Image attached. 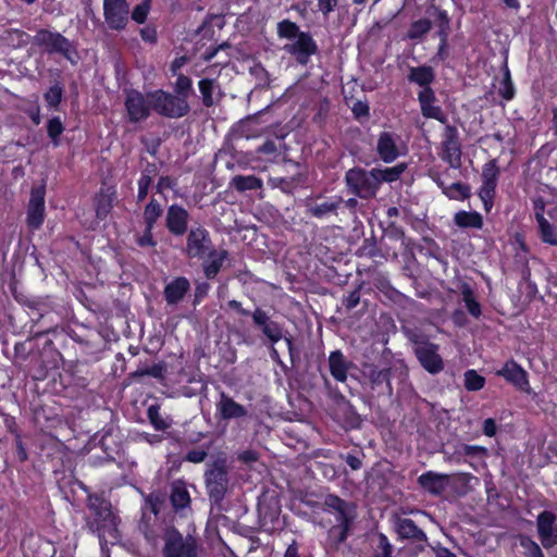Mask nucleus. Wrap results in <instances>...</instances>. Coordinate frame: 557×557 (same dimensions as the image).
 Instances as JSON below:
<instances>
[{
  "instance_id": "nucleus-30",
  "label": "nucleus",
  "mask_w": 557,
  "mask_h": 557,
  "mask_svg": "<svg viewBox=\"0 0 557 557\" xmlns=\"http://www.w3.org/2000/svg\"><path fill=\"white\" fill-rule=\"evenodd\" d=\"M376 152L383 162H394L400 154L396 145L395 134L382 132L377 138Z\"/></svg>"
},
{
  "instance_id": "nucleus-22",
  "label": "nucleus",
  "mask_w": 557,
  "mask_h": 557,
  "mask_svg": "<svg viewBox=\"0 0 557 557\" xmlns=\"http://www.w3.org/2000/svg\"><path fill=\"white\" fill-rule=\"evenodd\" d=\"M418 101L420 104V110L422 115L425 119H433L438 121L442 124L447 123V116L443 112L442 108L440 106H436V96L433 88L424 87L421 88L418 92Z\"/></svg>"
},
{
  "instance_id": "nucleus-52",
  "label": "nucleus",
  "mask_w": 557,
  "mask_h": 557,
  "mask_svg": "<svg viewBox=\"0 0 557 557\" xmlns=\"http://www.w3.org/2000/svg\"><path fill=\"white\" fill-rule=\"evenodd\" d=\"M199 91L201 94L202 104L210 108L214 104L213 91L215 88V79L202 78L198 82Z\"/></svg>"
},
{
  "instance_id": "nucleus-39",
  "label": "nucleus",
  "mask_w": 557,
  "mask_h": 557,
  "mask_svg": "<svg viewBox=\"0 0 557 557\" xmlns=\"http://www.w3.org/2000/svg\"><path fill=\"white\" fill-rule=\"evenodd\" d=\"M38 338L33 335L23 342H17L14 345V364L21 369L22 366L26 364V361L37 348Z\"/></svg>"
},
{
  "instance_id": "nucleus-2",
  "label": "nucleus",
  "mask_w": 557,
  "mask_h": 557,
  "mask_svg": "<svg viewBox=\"0 0 557 557\" xmlns=\"http://www.w3.org/2000/svg\"><path fill=\"white\" fill-rule=\"evenodd\" d=\"M276 34L281 39H295L294 42L286 44L284 50L293 55L300 65H307L311 57L319 51L312 35L309 32L300 30L298 24L288 18L277 23Z\"/></svg>"
},
{
  "instance_id": "nucleus-64",
  "label": "nucleus",
  "mask_w": 557,
  "mask_h": 557,
  "mask_svg": "<svg viewBox=\"0 0 557 557\" xmlns=\"http://www.w3.org/2000/svg\"><path fill=\"white\" fill-rule=\"evenodd\" d=\"M351 112L354 114V117L358 121H361L362 119H369L370 107L366 101L357 100L356 102H354Z\"/></svg>"
},
{
  "instance_id": "nucleus-47",
  "label": "nucleus",
  "mask_w": 557,
  "mask_h": 557,
  "mask_svg": "<svg viewBox=\"0 0 557 557\" xmlns=\"http://www.w3.org/2000/svg\"><path fill=\"white\" fill-rule=\"evenodd\" d=\"M161 406L157 403L151 404L147 408V418L149 423L156 431H165L172 425V420L170 418H164L161 416Z\"/></svg>"
},
{
  "instance_id": "nucleus-11",
  "label": "nucleus",
  "mask_w": 557,
  "mask_h": 557,
  "mask_svg": "<svg viewBox=\"0 0 557 557\" xmlns=\"http://www.w3.org/2000/svg\"><path fill=\"white\" fill-rule=\"evenodd\" d=\"M438 156L451 169L458 170L461 168L462 145L459 132L455 125L446 124L442 135Z\"/></svg>"
},
{
  "instance_id": "nucleus-37",
  "label": "nucleus",
  "mask_w": 557,
  "mask_h": 557,
  "mask_svg": "<svg viewBox=\"0 0 557 557\" xmlns=\"http://www.w3.org/2000/svg\"><path fill=\"white\" fill-rule=\"evenodd\" d=\"M454 223L460 228L481 230L484 225L481 213L466 210H459L454 214Z\"/></svg>"
},
{
  "instance_id": "nucleus-44",
  "label": "nucleus",
  "mask_w": 557,
  "mask_h": 557,
  "mask_svg": "<svg viewBox=\"0 0 557 557\" xmlns=\"http://www.w3.org/2000/svg\"><path fill=\"white\" fill-rule=\"evenodd\" d=\"M433 27L431 20L422 17L410 23L406 38L410 40H422Z\"/></svg>"
},
{
  "instance_id": "nucleus-49",
  "label": "nucleus",
  "mask_w": 557,
  "mask_h": 557,
  "mask_svg": "<svg viewBox=\"0 0 557 557\" xmlns=\"http://www.w3.org/2000/svg\"><path fill=\"white\" fill-rule=\"evenodd\" d=\"M406 163H398L395 166L385 168V169H374L375 175L379 181V186L381 187L382 183H393L400 178L401 174L406 171Z\"/></svg>"
},
{
  "instance_id": "nucleus-7",
  "label": "nucleus",
  "mask_w": 557,
  "mask_h": 557,
  "mask_svg": "<svg viewBox=\"0 0 557 557\" xmlns=\"http://www.w3.org/2000/svg\"><path fill=\"white\" fill-rule=\"evenodd\" d=\"M344 181L350 194L364 200L374 198L380 189L374 169L354 166L346 171Z\"/></svg>"
},
{
  "instance_id": "nucleus-8",
  "label": "nucleus",
  "mask_w": 557,
  "mask_h": 557,
  "mask_svg": "<svg viewBox=\"0 0 557 557\" xmlns=\"http://www.w3.org/2000/svg\"><path fill=\"white\" fill-rule=\"evenodd\" d=\"M152 111L163 117L180 119L190 111L188 101L163 89L148 91Z\"/></svg>"
},
{
  "instance_id": "nucleus-46",
  "label": "nucleus",
  "mask_w": 557,
  "mask_h": 557,
  "mask_svg": "<svg viewBox=\"0 0 557 557\" xmlns=\"http://www.w3.org/2000/svg\"><path fill=\"white\" fill-rule=\"evenodd\" d=\"M7 46L13 49H21L28 45L30 35L18 28H9L2 36Z\"/></svg>"
},
{
  "instance_id": "nucleus-41",
  "label": "nucleus",
  "mask_w": 557,
  "mask_h": 557,
  "mask_svg": "<svg viewBox=\"0 0 557 557\" xmlns=\"http://www.w3.org/2000/svg\"><path fill=\"white\" fill-rule=\"evenodd\" d=\"M41 355V364L47 369V372L52 369H58L60 363L63 361V355L57 348L50 346L47 343H42L41 349H39Z\"/></svg>"
},
{
  "instance_id": "nucleus-21",
  "label": "nucleus",
  "mask_w": 557,
  "mask_h": 557,
  "mask_svg": "<svg viewBox=\"0 0 557 557\" xmlns=\"http://www.w3.org/2000/svg\"><path fill=\"white\" fill-rule=\"evenodd\" d=\"M189 212L181 205L173 203L165 211L164 226L169 234L182 237L189 232Z\"/></svg>"
},
{
  "instance_id": "nucleus-40",
  "label": "nucleus",
  "mask_w": 557,
  "mask_h": 557,
  "mask_svg": "<svg viewBox=\"0 0 557 557\" xmlns=\"http://www.w3.org/2000/svg\"><path fill=\"white\" fill-rule=\"evenodd\" d=\"M64 86L60 79H55L53 84L44 92L42 97L49 110L59 111L63 99Z\"/></svg>"
},
{
  "instance_id": "nucleus-36",
  "label": "nucleus",
  "mask_w": 557,
  "mask_h": 557,
  "mask_svg": "<svg viewBox=\"0 0 557 557\" xmlns=\"http://www.w3.org/2000/svg\"><path fill=\"white\" fill-rule=\"evenodd\" d=\"M407 79L420 88L430 87L435 81V72L430 65L411 66Z\"/></svg>"
},
{
  "instance_id": "nucleus-43",
  "label": "nucleus",
  "mask_w": 557,
  "mask_h": 557,
  "mask_svg": "<svg viewBox=\"0 0 557 557\" xmlns=\"http://www.w3.org/2000/svg\"><path fill=\"white\" fill-rule=\"evenodd\" d=\"M37 317L32 318V326H30V334L40 339L46 336V334H37L36 331L40 329H45V325H49V323H52L53 326H59V317L52 312V311H46L45 313H36Z\"/></svg>"
},
{
  "instance_id": "nucleus-32",
  "label": "nucleus",
  "mask_w": 557,
  "mask_h": 557,
  "mask_svg": "<svg viewBox=\"0 0 557 557\" xmlns=\"http://www.w3.org/2000/svg\"><path fill=\"white\" fill-rule=\"evenodd\" d=\"M37 334H46L45 343L50 346L57 348L62 352V350L66 349L67 344L70 342L69 333L63 326H53L52 323L49 325H45V329H40L36 331Z\"/></svg>"
},
{
  "instance_id": "nucleus-15",
  "label": "nucleus",
  "mask_w": 557,
  "mask_h": 557,
  "mask_svg": "<svg viewBox=\"0 0 557 557\" xmlns=\"http://www.w3.org/2000/svg\"><path fill=\"white\" fill-rule=\"evenodd\" d=\"M46 185L34 186L30 189L26 208V225L30 231L39 230L46 219Z\"/></svg>"
},
{
  "instance_id": "nucleus-59",
  "label": "nucleus",
  "mask_w": 557,
  "mask_h": 557,
  "mask_svg": "<svg viewBox=\"0 0 557 557\" xmlns=\"http://www.w3.org/2000/svg\"><path fill=\"white\" fill-rule=\"evenodd\" d=\"M191 79L188 76L180 74L175 82V91L177 96L187 100L188 94L191 89Z\"/></svg>"
},
{
  "instance_id": "nucleus-38",
  "label": "nucleus",
  "mask_w": 557,
  "mask_h": 557,
  "mask_svg": "<svg viewBox=\"0 0 557 557\" xmlns=\"http://www.w3.org/2000/svg\"><path fill=\"white\" fill-rule=\"evenodd\" d=\"M41 355L37 347L30 355L26 364L22 366L21 369L35 381H42L47 377V369L41 364Z\"/></svg>"
},
{
  "instance_id": "nucleus-61",
  "label": "nucleus",
  "mask_w": 557,
  "mask_h": 557,
  "mask_svg": "<svg viewBox=\"0 0 557 557\" xmlns=\"http://www.w3.org/2000/svg\"><path fill=\"white\" fill-rule=\"evenodd\" d=\"M521 546L525 548L527 557H544L543 552L537 543L530 537H523L520 542Z\"/></svg>"
},
{
  "instance_id": "nucleus-20",
  "label": "nucleus",
  "mask_w": 557,
  "mask_h": 557,
  "mask_svg": "<svg viewBox=\"0 0 557 557\" xmlns=\"http://www.w3.org/2000/svg\"><path fill=\"white\" fill-rule=\"evenodd\" d=\"M215 416L220 421L243 420L248 417V408L221 391L215 403Z\"/></svg>"
},
{
  "instance_id": "nucleus-18",
  "label": "nucleus",
  "mask_w": 557,
  "mask_h": 557,
  "mask_svg": "<svg viewBox=\"0 0 557 557\" xmlns=\"http://www.w3.org/2000/svg\"><path fill=\"white\" fill-rule=\"evenodd\" d=\"M103 16L111 30L125 29L129 20L127 0H103Z\"/></svg>"
},
{
  "instance_id": "nucleus-53",
  "label": "nucleus",
  "mask_w": 557,
  "mask_h": 557,
  "mask_svg": "<svg viewBox=\"0 0 557 557\" xmlns=\"http://www.w3.org/2000/svg\"><path fill=\"white\" fill-rule=\"evenodd\" d=\"M485 377L479 374L475 370H467L465 372V388L468 392L481 391L485 385Z\"/></svg>"
},
{
  "instance_id": "nucleus-62",
  "label": "nucleus",
  "mask_w": 557,
  "mask_h": 557,
  "mask_svg": "<svg viewBox=\"0 0 557 557\" xmlns=\"http://www.w3.org/2000/svg\"><path fill=\"white\" fill-rule=\"evenodd\" d=\"M360 302V286L356 287L354 290L349 292L348 295L344 296L342 300V306L347 310L351 311L356 308Z\"/></svg>"
},
{
  "instance_id": "nucleus-55",
  "label": "nucleus",
  "mask_w": 557,
  "mask_h": 557,
  "mask_svg": "<svg viewBox=\"0 0 557 557\" xmlns=\"http://www.w3.org/2000/svg\"><path fill=\"white\" fill-rule=\"evenodd\" d=\"M498 94L502 96L503 99L509 101L515 98L516 95V88L511 79L510 71L505 66L503 79L498 89Z\"/></svg>"
},
{
  "instance_id": "nucleus-9",
  "label": "nucleus",
  "mask_w": 557,
  "mask_h": 557,
  "mask_svg": "<svg viewBox=\"0 0 557 557\" xmlns=\"http://www.w3.org/2000/svg\"><path fill=\"white\" fill-rule=\"evenodd\" d=\"M409 338L420 366L432 375L441 373L444 370V360L438 354V345L430 342L425 335L413 334Z\"/></svg>"
},
{
  "instance_id": "nucleus-51",
  "label": "nucleus",
  "mask_w": 557,
  "mask_h": 557,
  "mask_svg": "<svg viewBox=\"0 0 557 557\" xmlns=\"http://www.w3.org/2000/svg\"><path fill=\"white\" fill-rule=\"evenodd\" d=\"M65 127L60 116H52L47 121L46 131L54 147L60 145V136L63 134Z\"/></svg>"
},
{
  "instance_id": "nucleus-56",
  "label": "nucleus",
  "mask_w": 557,
  "mask_h": 557,
  "mask_svg": "<svg viewBox=\"0 0 557 557\" xmlns=\"http://www.w3.org/2000/svg\"><path fill=\"white\" fill-rule=\"evenodd\" d=\"M296 171L288 177L293 181L294 186L297 188L307 187L309 184V173L307 166L300 163L294 164Z\"/></svg>"
},
{
  "instance_id": "nucleus-24",
  "label": "nucleus",
  "mask_w": 557,
  "mask_h": 557,
  "mask_svg": "<svg viewBox=\"0 0 557 557\" xmlns=\"http://www.w3.org/2000/svg\"><path fill=\"white\" fill-rule=\"evenodd\" d=\"M55 406L42 404L33 409V420L37 428L44 432H48L59 426L62 418Z\"/></svg>"
},
{
  "instance_id": "nucleus-42",
  "label": "nucleus",
  "mask_w": 557,
  "mask_h": 557,
  "mask_svg": "<svg viewBox=\"0 0 557 557\" xmlns=\"http://www.w3.org/2000/svg\"><path fill=\"white\" fill-rule=\"evenodd\" d=\"M539 238L549 246H557V228L545 216L535 219Z\"/></svg>"
},
{
  "instance_id": "nucleus-29",
  "label": "nucleus",
  "mask_w": 557,
  "mask_h": 557,
  "mask_svg": "<svg viewBox=\"0 0 557 557\" xmlns=\"http://www.w3.org/2000/svg\"><path fill=\"white\" fill-rule=\"evenodd\" d=\"M555 190L554 187L545 183H539L535 186L533 195L530 196L534 219L545 216V209L549 203L548 197H554Z\"/></svg>"
},
{
  "instance_id": "nucleus-48",
  "label": "nucleus",
  "mask_w": 557,
  "mask_h": 557,
  "mask_svg": "<svg viewBox=\"0 0 557 557\" xmlns=\"http://www.w3.org/2000/svg\"><path fill=\"white\" fill-rule=\"evenodd\" d=\"M394 545L391 543L386 534L379 532L375 534L372 544L371 557H394Z\"/></svg>"
},
{
  "instance_id": "nucleus-17",
  "label": "nucleus",
  "mask_w": 557,
  "mask_h": 557,
  "mask_svg": "<svg viewBox=\"0 0 557 557\" xmlns=\"http://www.w3.org/2000/svg\"><path fill=\"white\" fill-rule=\"evenodd\" d=\"M124 106L128 122L134 124L146 121L152 111L148 92L144 95L137 89H129L126 92Z\"/></svg>"
},
{
  "instance_id": "nucleus-31",
  "label": "nucleus",
  "mask_w": 557,
  "mask_h": 557,
  "mask_svg": "<svg viewBox=\"0 0 557 557\" xmlns=\"http://www.w3.org/2000/svg\"><path fill=\"white\" fill-rule=\"evenodd\" d=\"M190 289V283L185 276L173 278L164 287V299L168 305L178 304Z\"/></svg>"
},
{
  "instance_id": "nucleus-16",
  "label": "nucleus",
  "mask_w": 557,
  "mask_h": 557,
  "mask_svg": "<svg viewBox=\"0 0 557 557\" xmlns=\"http://www.w3.org/2000/svg\"><path fill=\"white\" fill-rule=\"evenodd\" d=\"M206 488L212 505L220 506L228 488V472L223 466H214L205 474Z\"/></svg>"
},
{
  "instance_id": "nucleus-34",
  "label": "nucleus",
  "mask_w": 557,
  "mask_h": 557,
  "mask_svg": "<svg viewBox=\"0 0 557 557\" xmlns=\"http://www.w3.org/2000/svg\"><path fill=\"white\" fill-rule=\"evenodd\" d=\"M115 197V190L113 187L100 188L95 195L94 206L96 216L99 220H104L113 208V200Z\"/></svg>"
},
{
  "instance_id": "nucleus-50",
  "label": "nucleus",
  "mask_w": 557,
  "mask_h": 557,
  "mask_svg": "<svg viewBox=\"0 0 557 557\" xmlns=\"http://www.w3.org/2000/svg\"><path fill=\"white\" fill-rule=\"evenodd\" d=\"M461 296L469 314L475 319H479L482 315V308L480 302L476 300L473 289L470 287V285H462Z\"/></svg>"
},
{
  "instance_id": "nucleus-63",
  "label": "nucleus",
  "mask_w": 557,
  "mask_h": 557,
  "mask_svg": "<svg viewBox=\"0 0 557 557\" xmlns=\"http://www.w3.org/2000/svg\"><path fill=\"white\" fill-rule=\"evenodd\" d=\"M460 454L465 455V456H470V457H486L488 451H487V448L484 447V446H479V445H469V444H463L461 446V449L459 451Z\"/></svg>"
},
{
  "instance_id": "nucleus-45",
  "label": "nucleus",
  "mask_w": 557,
  "mask_h": 557,
  "mask_svg": "<svg viewBox=\"0 0 557 557\" xmlns=\"http://www.w3.org/2000/svg\"><path fill=\"white\" fill-rule=\"evenodd\" d=\"M237 191L257 190L262 188V180L256 175H235L230 184Z\"/></svg>"
},
{
  "instance_id": "nucleus-25",
  "label": "nucleus",
  "mask_w": 557,
  "mask_h": 557,
  "mask_svg": "<svg viewBox=\"0 0 557 557\" xmlns=\"http://www.w3.org/2000/svg\"><path fill=\"white\" fill-rule=\"evenodd\" d=\"M449 480V474L429 470L420 474L417 482L425 493L437 497L446 491Z\"/></svg>"
},
{
  "instance_id": "nucleus-28",
  "label": "nucleus",
  "mask_w": 557,
  "mask_h": 557,
  "mask_svg": "<svg viewBox=\"0 0 557 557\" xmlns=\"http://www.w3.org/2000/svg\"><path fill=\"white\" fill-rule=\"evenodd\" d=\"M395 532L400 540H408L412 543L428 542L425 532L410 518L398 517L395 520Z\"/></svg>"
},
{
  "instance_id": "nucleus-4",
  "label": "nucleus",
  "mask_w": 557,
  "mask_h": 557,
  "mask_svg": "<svg viewBox=\"0 0 557 557\" xmlns=\"http://www.w3.org/2000/svg\"><path fill=\"white\" fill-rule=\"evenodd\" d=\"M87 507L90 512L87 527L97 534L100 544L107 542L106 536L116 539L117 523L111 503L102 494H90L87 497Z\"/></svg>"
},
{
  "instance_id": "nucleus-6",
  "label": "nucleus",
  "mask_w": 557,
  "mask_h": 557,
  "mask_svg": "<svg viewBox=\"0 0 557 557\" xmlns=\"http://www.w3.org/2000/svg\"><path fill=\"white\" fill-rule=\"evenodd\" d=\"M160 540L163 557H199L198 540L190 534L184 535L174 525L164 527Z\"/></svg>"
},
{
  "instance_id": "nucleus-60",
  "label": "nucleus",
  "mask_w": 557,
  "mask_h": 557,
  "mask_svg": "<svg viewBox=\"0 0 557 557\" xmlns=\"http://www.w3.org/2000/svg\"><path fill=\"white\" fill-rule=\"evenodd\" d=\"M342 458L345 460L346 465L352 470L357 471L362 468V459L364 458L363 451H352L347 453L346 455H342Z\"/></svg>"
},
{
  "instance_id": "nucleus-27",
  "label": "nucleus",
  "mask_w": 557,
  "mask_h": 557,
  "mask_svg": "<svg viewBox=\"0 0 557 557\" xmlns=\"http://www.w3.org/2000/svg\"><path fill=\"white\" fill-rule=\"evenodd\" d=\"M327 364L331 376L338 383H346L348 372L354 367L352 361L339 349L330 352Z\"/></svg>"
},
{
  "instance_id": "nucleus-5",
  "label": "nucleus",
  "mask_w": 557,
  "mask_h": 557,
  "mask_svg": "<svg viewBox=\"0 0 557 557\" xmlns=\"http://www.w3.org/2000/svg\"><path fill=\"white\" fill-rule=\"evenodd\" d=\"M33 44L48 55H61L72 64L77 63L76 45L57 30L39 28L32 38Z\"/></svg>"
},
{
  "instance_id": "nucleus-58",
  "label": "nucleus",
  "mask_w": 557,
  "mask_h": 557,
  "mask_svg": "<svg viewBox=\"0 0 557 557\" xmlns=\"http://www.w3.org/2000/svg\"><path fill=\"white\" fill-rule=\"evenodd\" d=\"M426 13L434 16L436 26H450V17L446 10L432 3L426 9Z\"/></svg>"
},
{
  "instance_id": "nucleus-13",
  "label": "nucleus",
  "mask_w": 557,
  "mask_h": 557,
  "mask_svg": "<svg viewBox=\"0 0 557 557\" xmlns=\"http://www.w3.org/2000/svg\"><path fill=\"white\" fill-rule=\"evenodd\" d=\"M163 212L162 205L156 198H151L145 206L143 212L145 228L143 234L138 235L135 239L138 247L154 248L157 246L158 243L153 237V230Z\"/></svg>"
},
{
  "instance_id": "nucleus-14",
  "label": "nucleus",
  "mask_w": 557,
  "mask_h": 557,
  "mask_svg": "<svg viewBox=\"0 0 557 557\" xmlns=\"http://www.w3.org/2000/svg\"><path fill=\"white\" fill-rule=\"evenodd\" d=\"M252 322L262 334L269 339L272 345L278 343L282 338L285 339L290 358L293 359L294 343L290 337H284L283 325L274 320H271L268 312L261 308H256L251 313Z\"/></svg>"
},
{
  "instance_id": "nucleus-23",
  "label": "nucleus",
  "mask_w": 557,
  "mask_h": 557,
  "mask_svg": "<svg viewBox=\"0 0 557 557\" xmlns=\"http://www.w3.org/2000/svg\"><path fill=\"white\" fill-rule=\"evenodd\" d=\"M496 375L504 377L519 391L527 392L529 388L528 372L513 359L507 360L503 368L496 371Z\"/></svg>"
},
{
  "instance_id": "nucleus-10",
  "label": "nucleus",
  "mask_w": 557,
  "mask_h": 557,
  "mask_svg": "<svg viewBox=\"0 0 557 557\" xmlns=\"http://www.w3.org/2000/svg\"><path fill=\"white\" fill-rule=\"evenodd\" d=\"M499 176L500 168L497 159H491L482 165L481 186L478 189V196L486 213H490L494 207Z\"/></svg>"
},
{
  "instance_id": "nucleus-54",
  "label": "nucleus",
  "mask_w": 557,
  "mask_h": 557,
  "mask_svg": "<svg viewBox=\"0 0 557 557\" xmlns=\"http://www.w3.org/2000/svg\"><path fill=\"white\" fill-rule=\"evenodd\" d=\"M268 185L273 189H280L286 195H293L296 190L293 181L288 176H269Z\"/></svg>"
},
{
  "instance_id": "nucleus-19",
  "label": "nucleus",
  "mask_w": 557,
  "mask_h": 557,
  "mask_svg": "<svg viewBox=\"0 0 557 557\" xmlns=\"http://www.w3.org/2000/svg\"><path fill=\"white\" fill-rule=\"evenodd\" d=\"M443 175H449V170L446 169L443 172L431 170L429 173L430 178L441 188L442 194L445 195L449 200L465 201L471 197L470 185L462 182H455L447 184L443 180Z\"/></svg>"
},
{
  "instance_id": "nucleus-57",
  "label": "nucleus",
  "mask_w": 557,
  "mask_h": 557,
  "mask_svg": "<svg viewBox=\"0 0 557 557\" xmlns=\"http://www.w3.org/2000/svg\"><path fill=\"white\" fill-rule=\"evenodd\" d=\"M150 9L151 0H143L133 9L131 13L132 20L137 24H144L147 21Z\"/></svg>"
},
{
  "instance_id": "nucleus-35",
  "label": "nucleus",
  "mask_w": 557,
  "mask_h": 557,
  "mask_svg": "<svg viewBox=\"0 0 557 557\" xmlns=\"http://www.w3.org/2000/svg\"><path fill=\"white\" fill-rule=\"evenodd\" d=\"M170 503L176 512L190 507L191 498L184 482L175 481L172 483Z\"/></svg>"
},
{
  "instance_id": "nucleus-26",
  "label": "nucleus",
  "mask_w": 557,
  "mask_h": 557,
  "mask_svg": "<svg viewBox=\"0 0 557 557\" xmlns=\"http://www.w3.org/2000/svg\"><path fill=\"white\" fill-rule=\"evenodd\" d=\"M393 367H380L371 364L368 368V377L372 389H377L380 394L391 396L393 394V386L391 383Z\"/></svg>"
},
{
  "instance_id": "nucleus-3",
  "label": "nucleus",
  "mask_w": 557,
  "mask_h": 557,
  "mask_svg": "<svg viewBox=\"0 0 557 557\" xmlns=\"http://www.w3.org/2000/svg\"><path fill=\"white\" fill-rule=\"evenodd\" d=\"M324 510L335 516L336 523L329 529L327 537L338 547L350 534L356 519V506L337 495L329 494L324 499Z\"/></svg>"
},
{
  "instance_id": "nucleus-33",
  "label": "nucleus",
  "mask_w": 557,
  "mask_h": 557,
  "mask_svg": "<svg viewBox=\"0 0 557 557\" xmlns=\"http://www.w3.org/2000/svg\"><path fill=\"white\" fill-rule=\"evenodd\" d=\"M555 521L556 515L549 510H544L537 516V533L542 545L546 548L555 544V541L552 540Z\"/></svg>"
},
{
  "instance_id": "nucleus-12",
  "label": "nucleus",
  "mask_w": 557,
  "mask_h": 557,
  "mask_svg": "<svg viewBox=\"0 0 557 557\" xmlns=\"http://www.w3.org/2000/svg\"><path fill=\"white\" fill-rule=\"evenodd\" d=\"M344 199L339 195L325 196L318 194L305 199L306 214L318 220L336 216Z\"/></svg>"
},
{
  "instance_id": "nucleus-1",
  "label": "nucleus",
  "mask_w": 557,
  "mask_h": 557,
  "mask_svg": "<svg viewBox=\"0 0 557 557\" xmlns=\"http://www.w3.org/2000/svg\"><path fill=\"white\" fill-rule=\"evenodd\" d=\"M185 256L193 260H203L201 267L207 280H215L230 253L226 249H215L209 231L202 225L191 227L186 234Z\"/></svg>"
}]
</instances>
